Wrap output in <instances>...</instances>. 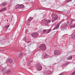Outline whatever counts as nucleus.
Listing matches in <instances>:
<instances>
[{
    "instance_id": "obj_25",
    "label": "nucleus",
    "mask_w": 75,
    "mask_h": 75,
    "mask_svg": "<svg viewBox=\"0 0 75 75\" xmlns=\"http://www.w3.org/2000/svg\"><path fill=\"white\" fill-rule=\"evenodd\" d=\"M75 20L74 19H72V20H71V22H73L74 21H75Z\"/></svg>"
},
{
    "instance_id": "obj_19",
    "label": "nucleus",
    "mask_w": 75,
    "mask_h": 75,
    "mask_svg": "<svg viewBox=\"0 0 75 75\" xmlns=\"http://www.w3.org/2000/svg\"><path fill=\"white\" fill-rule=\"evenodd\" d=\"M70 27H71V28H74V27H75V24L70 26Z\"/></svg>"
},
{
    "instance_id": "obj_27",
    "label": "nucleus",
    "mask_w": 75,
    "mask_h": 75,
    "mask_svg": "<svg viewBox=\"0 0 75 75\" xmlns=\"http://www.w3.org/2000/svg\"><path fill=\"white\" fill-rule=\"evenodd\" d=\"M6 41V40H5V39L2 40V42H4V41Z\"/></svg>"
},
{
    "instance_id": "obj_7",
    "label": "nucleus",
    "mask_w": 75,
    "mask_h": 75,
    "mask_svg": "<svg viewBox=\"0 0 75 75\" xmlns=\"http://www.w3.org/2000/svg\"><path fill=\"white\" fill-rule=\"evenodd\" d=\"M70 64V62H67L66 63L63 64L62 65V67H64V66H66V65H67L69 64Z\"/></svg>"
},
{
    "instance_id": "obj_18",
    "label": "nucleus",
    "mask_w": 75,
    "mask_h": 75,
    "mask_svg": "<svg viewBox=\"0 0 75 75\" xmlns=\"http://www.w3.org/2000/svg\"><path fill=\"white\" fill-rule=\"evenodd\" d=\"M9 25H6L5 26H4V28H8L9 27Z\"/></svg>"
},
{
    "instance_id": "obj_34",
    "label": "nucleus",
    "mask_w": 75,
    "mask_h": 75,
    "mask_svg": "<svg viewBox=\"0 0 75 75\" xmlns=\"http://www.w3.org/2000/svg\"><path fill=\"white\" fill-rule=\"evenodd\" d=\"M30 42V41L28 42H27V43H28V42Z\"/></svg>"
},
{
    "instance_id": "obj_9",
    "label": "nucleus",
    "mask_w": 75,
    "mask_h": 75,
    "mask_svg": "<svg viewBox=\"0 0 75 75\" xmlns=\"http://www.w3.org/2000/svg\"><path fill=\"white\" fill-rule=\"evenodd\" d=\"M8 61V62H9V63H10L11 64L12 62H13V59H12L11 58L9 59Z\"/></svg>"
},
{
    "instance_id": "obj_36",
    "label": "nucleus",
    "mask_w": 75,
    "mask_h": 75,
    "mask_svg": "<svg viewBox=\"0 0 75 75\" xmlns=\"http://www.w3.org/2000/svg\"><path fill=\"white\" fill-rule=\"evenodd\" d=\"M1 11H1V10H0V12H1Z\"/></svg>"
},
{
    "instance_id": "obj_20",
    "label": "nucleus",
    "mask_w": 75,
    "mask_h": 75,
    "mask_svg": "<svg viewBox=\"0 0 75 75\" xmlns=\"http://www.w3.org/2000/svg\"><path fill=\"white\" fill-rule=\"evenodd\" d=\"M6 4H7V3L5 2V3H3L2 4V6H6Z\"/></svg>"
},
{
    "instance_id": "obj_33",
    "label": "nucleus",
    "mask_w": 75,
    "mask_h": 75,
    "mask_svg": "<svg viewBox=\"0 0 75 75\" xmlns=\"http://www.w3.org/2000/svg\"><path fill=\"white\" fill-rule=\"evenodd\" d=\"M51 22V20L48 21V23H50Z\"/></svg>"
},
{
    "instance_id": "obj_11",
    "label": "nucleus",
    "mask_w": 75,
    "mask_h": 75,
    "mask_svg": "<svg viewBox=\"0 0 75 75\" xmlns=\"http://www.w3.org/2000/svg\"><path fill=\"white\" fill-rule=\"evenodd\" d=\"M25 6L24 5L22 4H20L19 5V8H24Z\"/></svg>"
},
{
    "instance_id": "obj_17",
    "label": "nucleus",
    "mask_w": 75,
    "mask_h": 75,
    "mask_svg": "<svg viewBox=\"0 0 75 75\" xmlns=\"http://www.w3.org/2000/svg\"><path fill=\"white\" fill-rule=\"evenodd\" d=\"M31 20H32V18L30 17L28 19V21H29V22H30Z\"/></svg>"
},
{
    "instance_id": "obj_4",
    "label": "nucleus",
    "mask_w": 75,
    "mask_h": 75,
    "mask_svg": "<svg viewBox=\"0 0 75 75\" xmlns=\"http://www.w3.org/2000/svg\"><path fill=\"white\" fill-rule=\"evenodd\" d=\"M31 35L33 38H36L38 36V33L37 32H34L32 33Z\"/></svg>"
},
{
    "instance_id": "obj_10",
    "label": "nucleus",
    "mask_w": 75,
    "mask_h": 75,
    "mask_svg": "<svg viewBox=\"0 0 75 75\" xmlns=\"http://www.w3.org/2000/svg\"><path fill=\"white\" fill-rule=\"evenodd\" d=\"M72 24V22L71 21L67 22V26H69L71 25Z\"/></svg>"
},
{
    "instance_id": "obj_21",
    "label": "nucleus",
    "mask_w": 75,
    "mask_h": 75,
    "mask_svg": "<svg viewBox=\"0 0 75 75\" xmlns=\"http://www.w3.org/2000/svg\"><path fill=\"white\" fill-rule=\"evenodd\" d=\"M10 72H11L10 70H8L6 72V74H9V73H10Z\"/></svg>"
},
{
    "instance_id": "obj_26",
    "label": "nucleus",
    "mask_w": 75,
    "mask_h": 75,
    "mask_svg": "<svg viewBox=\"0 0 75 75\" xmlns=\"http://www.w3.org/2000/svg\"><path fill=\"white\" fill-rule=\"evenodd\" d=\"M5 69H6V68H3V69H2V71H4V70H5Z\"/></svg>"
},
{
    "instance_id": "obj_37",
    "label": "nucleus",
    "mask_w": 75,
    "mask_h": 75,
    "mask_svg": "<svg viewBox=\"0 0 75 75\" xmlns=\"http://www.w3.org/2000/svg\"><path fill=\"white\" fill-rule=\"evenodd\" d=\"M47 23H48V21H47Z\"/></svg>"
},
{
    "instance_id": "obj_22",
    "label": "nucleus",
    "mask_w": 75,
    "mask_h": 75,
    "mask_svg": "<svg viewBox=\"0 0 75 75\" xmlns=\"http://www.w3.org/2000/svg\"><path fill=\"white\" fill-rule=\"evenodd\" d=\"M50 31H51V30L49 29L47 32V33L48 34V33H50Z\"/></svg>"
},
{
    "instance_id": "obj_3",
    "label": "nucleus",
    "mask_w": 75,
    "mask_h": 75,
    "mask_svg": "<svg viewBox=\"0 0 75 75\" xmlns=\"http://www.w3.org/2000/svg\"><path fill=\"white\" fill-rule=\"evenodd\" d=\"M40 48V50L42 51H44L46 50V47H45V45L44 44H42L39 47Z\"/></svg>"
},
{
    "instance_id": "obj_14",
    "label": "nucleus",
    "mask_w": 75,
    "mask_h": 75,
    "mask_svg": "<svg viewBox=\"0 0 75 75\" xmlns=\"http://www.w3.org/2000/svg\"><path fill=\"white\" fill-rule=\"evenodd\" d=\"M15 7H16V9H17V8H20V4H17L15 6Z\"/></svg>"
},
{
    "instance_id": "obj_38",
    "label": "nucleus",
    "mask_w": 75,
    "mask_h": 75,
    "mask_svg": "<svg viewBox=\"0 0 75 75\" xmlns=\"http://www.w3.org/2000/svg\"><path fill=\"white\" fill-rule=\"evenodd\" d=\"M28 63H30V62H28Z\"/></svg>"
},
{
    "instance_id": "obj_2",
    "label": "nucleus",
    "mask_w": 75,
    "mask_h": 75,
    "mask_svg": "<svg viewBox=\"0 0 75 75\" xmlns=\"http://www.w3.org/2000/svg\"><path fill=\"white\" fill-rule=\"evenodd\" d=\"M52 23L54 21L57 20L58 18V15L56 14H52Z\"/></svg>"
},
{
    "instance_id": "obj_1",
    "label": "nucleus",
    "mask_w": 75,
    "mask_h": 75,
    "mask_svg": "<svg viewBox=\"0 0 75 75\" xmlns=\"http://www.w3.org/2000/svg\"><path fill=\"white\" fill-rule=\"evenodd\" d=\"M35 67L37 70L39 71H41L42 68L41 64L40 63H36L35 65Z\"/></svg>"
},
{
    "instance_id": "obj_12",
    "label": "nucleus",
    "mask_w": 75,
    "mask_h": 75,
    "mask_svg": "<svg viewBox=\"0 0 75 75\" xmlns=\"http://www.w3.org/2000/svg\"><path fill=\"white\" fill-rule=\"evenodd\" d=\"M66 26H67V25L65 23H63L61 25L62 27H66Z\"/></svg>"
},
{
    "instance_id": "obj_6",
    "label": "nucleus",
    "mask_w": 75,
    "mask_h": 75,
    "mask_svg": "<svg viewBox=\"0 0 75 75\" xmlns=\"http://www.w3.org/2000/svg\"><path fill=\"white\" fill-rule=\"evenodd\" d=\"M60 24L59 23H58L56 26L54 28L53 30H56V29H58V28H59Z\"/></svg>"
},
{
    "instance_id": "obj_24",
    "label": "nucleus",
    "mask_w": 75,
    "mask_h": 75,
    "mask_svg": "<svg viewBox=\"0 0 75 75\" xmlns=\"http://www.w3.org/2000/svg\"><path fill=\"white\" fill-rule=\"evenodd\" d=\"M67 2L68 3L70 1H72V0H67Z\"/></svg>"
},
{
    "instance_id": "obj_5",
    "label": "nucleus",
    "mask_w": 75,
    "mask_h": 75,
    "mask_svg": "<svg viewBox=\"0 0 75 75\" xmlns=\"http://www.w3.org/2000/svg\"><path fill=\"white\" fill-rule=\"evenodd\" d=\"M59 51L58 50H55L54 51V55H59L60 53Z\"/></svg>"
},
{
    "instance_id": "obj_8",
    "label": "nucleus",
    "mask_w": 75,
    "mask_h": 75,
    "mask_svg": "<svg viewBox=\"0 0 75 75\" xmlns=\"http://www.w3.org/2000/svg\"><path fill=\"white\" fill-rule=\"evenodd\" d=\"M71 37L72 39H75V35L74 33H73L71 35Z\"/></svg>"
},
{
    "instance_id": "obj_15",
    "label": "nucleus",
    "mask_w": 75,
    "mask_h": 75,
    "mask_svg": "<svg viewBox=\"0 0 75 75\" xmlns=\"http://www.w3.org/2000/svg\"><path fill=\"white\" fill-rule=\"evenodd\" d=\"M72 56H71L67 57V59H68L69 60L70 59H72Z\"/></svg>"
},
{
    "instance_id": "obj_16",
    "label": "nucleus",
    "mask_w": 75,
    "mask_h": 75,
    "mask_svg": "<svg viewBox=\"0 0 75 75\" xmlns=\"http://www.w3.org/2000/svg\"><path fill=\"white\" fill-rule=\"evenodd\" d=\"M7 10V8L6 7H5L3 9H2L1 10V11H5V10Z\"/></svg>"
},
{
    "instance_id": "obj_28",
    "label": "nucleus",
    "mask_w": 75,
    "mask_h": 75,
    "mask_svg": "<svg viewBox=\"0 0 75 75\" xmlns=\"http://www.w3.org/2000/svg\"><path fill=\"white\" fill-rule=\"evenodd\" d=\"M47 54H45L44 56V57H45H45H47Z\"/></svg>"
},
{
    "instance_id": "obj_35",
    "label": "nucleus",
    "mask_w": 75,
    "mask_h": 75,
    "mask_svg": "<svg viewBox=\"0 0 75 75\" xmlns=\"http://www.w3.org/2000/svg\"><path fill=\"white\" fill-rule=\"evenodd\" d=\"M60 75H63V74H60Z\"/></svg>"
},
{
    "instance_id": "obj_13",
    "label": "nucleus",
    "mask_w": 75,
    "mask_h": 75,
    "mask_svg": "<svg viewBox=\"0 0 75 75\" xmlns=\"http://www.w3.org/2000/svg\"><path fill=\"white\" fill-rule=\"evenodd\" d=\"M23 55V54L22 53H20L19 54L18 57H21Z\"/></svg>"
},
{
    "instance_id": "obj_29",
    "label": "nucleus",
    "mask_w": 75,
    "mask_h": 75,
    "mask_svg": "<svg viewBox=\"0 0 75 75\" xmlns=\"http://www.w3.org/2000/svg\"><path fill=\"white\" fill-rule=\"evenodd\" d=\"M46 30L45 29L43 30V33H45L46 32Z\"/></svg>"
},
{
    "instance_id": "obj_32",
    "label": "nucleus",
    "mask_w": 75,
    "mask_h": 75,
    "mask_svg": "<svg viewBox=\"0 0 75 75\" xmlns=\"http://www.w3.org/2000/svg\"><path fill=\"white\" fill-rule=\"evenodd\" d=\"M52 71H50L49 72V74H50L51 73H52Z\"/></svg>"
},
{
    "instance_id": "obj_30",
    "label": "nucleus",
    "mask_w": 75,
    "mask_h": 75,
    "mask_svg": "<svg viewBox=\"0 0 75 75\" xmlns=\"http://www.w3.org/2000/svg\"><path fill=\"white\" fill-rule=\"evenodd\" d=\"M0 51H2V52H4V50H0Z\"/></svg>"
},
{
    "instance_id": "obj_31",
    "label": "nucleus",
    "mask_w": 75,
    "mask_h": 75,
    "mask_svg": "<svg viewBox=\"0 0 75 75\" xmlns=\"http://www.w3.org/2000/svg\"><path fill=\"white\" fill-rule=\"evenodd\" d=\"M23 39H24V40H26L27 39V38H26V37H24L23 38Z\"/></svg>"
},
{
    "instance_id": "obj_23",
    "label": "nucleus",
    "mask_w": 75,
    "mask_h": 75,
    "mask_svg": "<svg viewBox=\"0 0 75 75\" xmlns=\"http://www.w3.org/2000/svg\"><path fill=\"white\" fill-rule=\"evenodd\" d=\"M71 75H75V71L72 72L71 74Z\"/></svg>"
}]
</instances>
